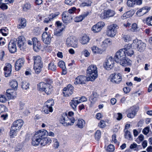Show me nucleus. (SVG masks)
I'll list each match as a JSON object with an SVG mask.
<instances>
[{
	"instance_id": "nucleus-27",
	"label": "nucleus",
	"mask_w": 152,
	"mask_h": 152,
	"mask_svg": "<svg viewBox=\"0 0 152 152\" xmlns=\"http://www.w3.org/2000/svg\"><path fill=\"white\" fill-rule=\"evenodd\" d=\"M88 15V12H86L78 16H77L74 19V20L75 22H79L81 21Z\"/></svg>"
},
{
	"instance_id": "nucleus-11",
	"label": "nucleus",
	"mask_w": 152,
	"mask_h": 152,
	"mask_svg": "<svg viewBox=\"0 0 152 152\" xmlns=\"http://www.w3.org/2000/svg\"><path fill=\"white\" fill-rule=\"evenodd\" d=\"M72 19L71 14L67 11L64 12L62 15V19L63 22L66 24L70 23Z\"/></svg>"
},
{
	"instance_id": "nucleus-43",
	"label": "nucleus",
	"mask_w": 152,
	"mask_h": 152,
	"mask_svg": "<svg viewBox=\"0 0 152 152\" xmlns=\"http://www.w3.org/2000/svg\"><path fill=\"white\" fill-rule=\"evenodd\" d=\"M50 107H49L44 105V106L43 108L42 111L46 114H49V112H52L50 110Z\"/></svg>"
},
{
	"instance_id": "nucleus-37",
	"label": "nucleus",
	"mask_w": 152,
	"mask_h": 152,
	"mask_svg": "<svg viewBox=\"0 0 152 152\" xmlns=\"http://www.w3.org/2000/svg\"><path fill=\"white\" fill-rule=\"evenodd\" d=\"M56 65L54 62H51L48 64V68L49 70L55 71L56 70Z\"/></svg>"
},
{
	"instance_id": "nucleus-55",
	"label": "nucleus",
	"mask_w": 152,
	"mask_h": 152,
	"mask_svg": "<svg viewBox=\"0 0 152 152\" xmlns=\"http://www.w3.org/2000/svg\"><path fill=\"white\" fill-rule=\"evenodd\" d=\"M63 29H61L57 30L56 31H55L54 33V35L58 37L61 36L62 34V31Z\"/></svg>"
},
{
	"instance_id": "nucleus-49",
	"label": "nucleus",
	"mask_w": 152,
	"mask_h": 152,
	"mask_svg": "<svg viewBox=\"0 0 152 152\" xmlns=\"http://www.w3.org/2000/svg\"><path fill=\"white\" fill-rule=\"evenodd\" d=\"M130 14V12H127L124 13L123 16L121 17V18L123 19H124L126 18L130 17L132 16Z\"/></svg>"
},
{
	"instance_id": "nucleus-5",
	"label": "nucleus",
	"mask_w": 152,
	"mask_h": 152,
	"mask_svg": "<svg viewBox=\"0 0 152 152\" xmlns=\"http://www.w3.org/2000/svg\"><path fill=\"white\" fill-rule=\"evenodd\" d=\"M37 89L40 91H44L47 94H50L53 90V86L49 83L41 82L38 84Z\"/></svg>"
},
{
	"instance_id": "nucleus-34",
	"label": "nucleus",
	"mask_w": 152,
	"mask_h": 152,
	"mask_svg": "<svg viewBox=\"0 0 152 152\" xmlns=\"http://www.w3.org/2000/svg\"><path fill=\"white\" fill-rule=\"evenodd\" d=\"M43 66V64L34 65V69L35 70V73L37 74L40 73L42 70V68Z\"/></svg>"
},
{
	"instance_id": "nucleus-63",
	"label": "nucleus",
	"mask_w": 152,
	"mask_h": 152,
	"mask_svg": "<svg viewBox=\"0 0 152 152\" xmlns=\"http://www.w3.org/2000/svg\"><path fill=\"white\" fill-rule=\"evenodd\" d=\"M98 126L100 128H103L104 127L106 126L105 122L103 120H101L100 123L98 124Z\"/></svg>"
},
{
	"instance_id": "nucleus-13",
	"label": "nucleus",
	"mask_w": 152,
	"mask_h": 152,
	"mask_svg": "<svg viewBox=\"0 0 152 152\" xmlns=\"http://www.w3.org/2000/svg\"><path fill=\"white\" fill-rule=\"evenodd\" d=\"M105 25V23L104 22H98L92 27L91 30L94 33H98L101 31Z\"/></svg>"
},
{
	"instance_id": "nucleus-59",
	"label": "nucleus",
	"mask_w": 152,
	"mask_h": 152,
	"mask_svg": "<svg viewBox=\"0 0 152 152\" xmlns=\"http://www.w3.org/2000/svg\"><path fill=\"white\" fill-rule=\"evenodd\" d=\"M125 137L126 139H130L131 137V135L130 132L128 131H126L125 133Z\"/></svg>"
},
{
	"instance_id": "nucleus-33",
	"label": "nucleus",
	"mask_w": 152,
	"mask_h": 152,
	"mask_svg": "<svg viewBox=\"0 0 152 152\" xmlns=\"http://www.w3.org/2000/svg\"><path fill=\"white\" fill-rule=\"evenodd\" d=\"M112 44V42L109 39H107L104 40L102 44V47L104 49L105 48Z\"/></svg>"
},
{
	"instance_id": "nucleus-36",
	"label": "nucleus",
	"mask_w": 152,
	"mask_h": 152,
	"mask_svg": "<svg viewBox=\"0 0 152 152\" xmlns=\"http://www.w3.org/2000/svg\"><path fill=\"white\" fill-rule=\"evenodd\" d=\"M97 97L96 93H93L89 98V100L91 103L92 104L94 103L97 100Z\"/></svg>"
},
{
	"instance_id": "nucleus-16",
	"label": "nucleus",
	"mask_w": 152,
	"mask_h": 152,
	"mask_svg": "<svg viewBox=\"0 0 152 152\" xmlns=\"http://www.w3.org/2000/svg\"><path fill=\"white\" fill-rule=\"evenodd\" d=\"M74 87L71 85H68L63 89V94L65 96L72 95L73 92Z\"/></svg>"
},
{
	"instance_id": "nucleus-19",
	"label": "nucleus",
	"mask_w": 152,
	"mask_h": 152,
	"mask_svg": "<svg viewBox=\"0 0 152 152\" xmlns=\"http://www.w3.org/2000/svg\"><path fill=\"white\" fill-rule=\"evenodd\" d=\"M8 48L10 53H13L15 52L17 50L15 41L13 40H11L9 43Z\"/></svg>"
},
{
	"instance_id": "nucleus-47",
	"label": "nucleus",
	"mask_w": 152,
	"mask_h": 152,
	"mask_svg": "<svg viewBox=\"0 0 152 152\" xmlns=\"http://www.w3.org/2000/svg\"><path fill=\"white\" fill-rule=\"evenodd\" d=\"M101 132L99 130H97L95 133V138L96 140H98L101 137Z\"/></svg>"
},
{
	"instance_id": "nucleus-21",
	"label": "nucleus",
	"mask_w": 152,
	"mask_h": 152,
	"mask_svg": "<svg viewBox=\"0 0 152 152\" xmlns=\"http://www.w3.org/2000/svg\"><path fill=\"white\" fill-rule=\"evenodd\" d=\"M151 9L150 7H144L140 9L136 13L138 16H141L147 13Z\"/></svg>"
},
{
	"instance_id": "nucleus-35",
	"label": "nucleus",
	"mask_w": 152,
	"mask_h": 152,
	"mask_svg": "<svg viewBox=\"0 0 152 152\" xmlns=\"http://www.w3.org/2000/svg\"><path fill=\"white\" fill-rule=\"evenodd\" d=\"M53 146L55 149L58 148L60 145L59 142L58 140L56 138H54L53 139Z\"/></svg>"
},
{
	"instance_id": "nucleus-39",
	"label": "nucleus",
	"mask_w": 152,
	"mask_h": 152,
	"mask_svg": "<svg viewBox=\"0 0 152 152\" xmlns=\"http://www.w3.org/2000/svg\"><path fill=\"white\" fill-rule=\"evenodd\" d=\"M91 50L93 53L94 54H97L100 53L101 50L98 47L95 46H93L91 48Z\"/></svg>"
},
{
	"instance_id": "nucleus-32",
	"label": "nucleus",
	"mask_w": 152,
	"mask_h": 152,
	"mask_svg": "<svg viewBox=\"0 0 152 152\" xmlns=\"http://www.w3.org/2000/svg\"><path fill=\"white\" fill-rule=\"evenodd\" d=\"M54 104V101L53 99H50L48 100L45 104V105L50 107V110L53 112V109L52 106Z\"/></svg>"
},
{
	"instance_id": "nucleus-28",
	"label": "nucleus",
	"mask_w": 152,
	"mask_h": 152,
	"mask_svg": "<svg viewBox=\"0 0 152 152\" xmlns=\"http://www.w3.org/2000/svg\"><path fill=\"white\" fill-rule=\"evenodd\" d=\"M58 65L62 69V74L66 75V69L65 62L62 61H60L58 62Z\"/></svg>"
},
{
	"instance_id": "nucleus-46",
	"label": "nucleus",
	"mask_w": 152,
	"mask_h": 152,
	"mask_svg": "<svg viewBox=\"0 0 152 152\" xmlns=\"http://www.w3.org/2000/svg\"><path fill=\"white\" fill-rule=\"evenodd\" d=\"M137 1V0H128L127 4L129 7H132L135 4Z\"/></svg>"
},
{
	"instance_id": "nucleus-18",
	"label": "nucleus",
	"mask_w": 152,
	"mask_h": 152,
	"mask_svg": "<svg viewBox=\"0 0 152 152\" xmlns=\"http://www.w3.org/2000/svg\"><path fill=\"white\" fill-rule=\"evenodd\" d=\"M4 73L5 77H8L10 76L12 70V66L11 64L9 63L5 64V66L4 68Z\"/></svg>"
},
{
	"instance_id": "nucleus-26",
	"label": "nucleus",
	"mask_w": 152,
	"mask_h": 152,
	"mask_svg": "<svg viewBox=\"0 0 152 152\" xmlns=\"http://www.w3.org/2000/svg\"><path fill=\"white\" fill-rule=\"evenodd\" d=\"M7 95L9 99L14 98L16 95V92L13 90L8 89L7 90Z\"/></svg>"
},
{
	"instance_id": "nucleus-24",
	"label": "nucleus",
	"mask_w": 152,
	"mask_h": 152,
	"mask_svg": "<svg viewBox=\"0 0 152 152\" xmlns=\"http://www.w3.org/2000/svg\"><path fill=\"white\" fill-rule=\"evenodd\" d=\"M23 122L21 119H19L14 122L12 124V126L18 128L19 130L23 126Z\"/></svg>"
},
{
	"instance_id": "nucleus-1",
	"label": "nucleus",
	"mask_w": 152,
	"mask_h": 152,
	"mask_svg": "<svg viewBox=\"0 0 152 152\" xmlns=\"http://www.w3.org/2000/svg\"><path fill=\"white\" fill-rule=\"evenodd\" d=\"M54 137L55 133L52 132H48L44 130H39L34 136L32 137V144L33 145H38L40 143L41 145L44 146L47 144L51 143L52 141L51 139L46 137V135Z\"/></svg>"
},
{
	"instance_id": "nucleus-53",
	"label": "nucleus",
	"mask_w": 152,
	"mask_h": 152,
	"mask_svg": "<svg viewBox=\"0 0 152 152\" xmlns=\"http://www.w3.org/2000/svg\"><path fill=\"white\" fill-rule=\"evenodd\" d=\"M115 150V147L114 145H113L110 144L109 145L107 148V151H108L110 152H113Z\"/></svg>"
},
{
	"instance_id": "nucleus-7",
	"label": "nucleus",
	"mask_w": 152,
	"mask_h": 152,
	"mask_svg": "<svg viewBox=\"0 0 152 152\" xmlns=\"http://www.w3.org/2000/svg\"><path fill=\"white\" fill-rule=\"evenodd\" d=\"M118 28V26L116 24H113L109 25L107 27L106 34L110 37H114L117 32V29Z\"/></svg>"
},
{
	"instance_id": "nucleus-61",
	"label": "nucleus",
	"mask_w": 152,
	"mask_h": 152,
	"mask_svg": "<svg viewBox=\"0 0 152 152\" xmlns=\"http://www.w3.org/2000/svg\"><path fill=\"white\" fill-rule=\"evenodd\" d=\"M144 137L143 135L140 134L138 137L137 140V142L139 143L144 140Z\"/></svg>"
},
{
	"instance_id": "nucleus-23",
	"label": "nucleus",
	"mask_w": 152,
	"mask_h": 152,
	"mask_svg": "<svg viewBox=\"0 0 152 152\" xmlns=\"http://www.w3.org/2000/svg\"><path fill=\"white\" fill-rule=\"evenodd\" d=\"M24 62V60L22 58L18 59L15 64V70L17 71L19 70L23 66Z\"/></svg>"
},
{
	"instance_id": "nucleus-6",
	"label": "nucleus",
	"mask_w": 152,
	"mask_h": 152,
	"mask_svg": "<svg viewBox=\"0 0 152 152\" xmlns=\"http://www.w3.org/2000/svg\"><path fill=\"white\" fill-rule=\"evenodd\" d=\"M132 45L134 48H136L137 50L140 52L143 51L145 49L146 46L145 43L137 39L133 40Z\"/></svg>"
},
{
	"instance_id": "nucleus-42",
	"label": "nucleus",
	"mask_w": 152,
	"mask_h": 152,
	"mask_svg": "<svg viewBox=\"0 0 152 152\" xmlns=\"http://www.w3.org/2000/svg\"><path fill=\"white\" fill-rule=\"evenodd\" d=\"M85 124V121L83 119H79L78 121L77 126L79 128H82Z\"/></svg>"
},
{
	"instance_id": "nucleus-45",
	"label": "nucleus",
	"mask_w": 152,
	"mask_h": 152,
	"mask_svg": "<svg viewBox=\"0 0 152 152\" xmlns=\"http://www.w3.org/2000/svg\"><path fill=\"white\" fill-rule=\"evenodd\" d=\"M0 32L3 35L6 36L8 34V29L6 27L1 28L0 29Z\"/></svg>"
},
{
	"instance_id": "nucleus-3",
	"label": "nucleus",
	"mask_w": 152,
	"mask_h": 152,
	"mask_svg": "<svg viewBox=\"0 0 152 152\" xmlns=\"http://www.w3.org/2000/svg\"><path fill=\"white\" fill-rule=\"evenodd\" d=\"M74 115L73 112L70 111L68 115L66 113H63L61 116L60 122L64 126L72 125L75 122V118L72 117Z\"/></svg>"
},
{
	"instance_id": "nucleus-14",
	"label": "nucleus",
	"mask_w": 152,
	"mask_h": 152,
	"mask_svg": "<svg viewBox=\"0 0 152 152\" xmlns=\"http://www.w3.org/2000/svg\"><path fill=\"white\" fill-rule=\"evenodd\" d=\"M114 63L113 57L110 56L107 59L104 63V66L106 69L110 70L113 67Z\"/></svg>"
},
{
	"instance_id": "nucleus-30",
	"label": "nucleus",
	"mask_w": 152,
	"mask_h": 152,
	"mask_svg": "<svg viewBox=\"0 0 152 152\" xmlns=\"http://www.w3.org/2000/svg\"><path fill=\"white\" fill-rule=\"evenodd\" d=\"M76 99H77L76 98L74 99H73L71 101L70 103L71 106L74 110H76L77 105L81 102H80Z\"/></svg>"
},
{
	"instance_id": "nucleus-12",
	"label": "nucleus",
	"mask_w": 152,
	"mask_h": 152,
	"mask_svg": "<svg viewBox=\"0 0 152 152\" xmlns=\"http://www.w3.org/2000/svg\"><path fill=\"white\" fill-rule=\"evenodd\" d=\"M132 44H129L125 45L123 48L126 55L130 57H132L134 54V51L132 48Z\"/></svg>"
},
{
	"instance_id": "nucleus-22",
	"label": "nucleus",
	"mask_w": 152,
	"mask_h": 152,
	"mask_svg": "<svg viewBox=\"0 0 152 152\" xmlns=\"http://www.w3.org/2000/svg\"><path fill=\"white\" fill-rule=\"evenodd\" d=\"M87 78L84 75L78 76L75 79L74 83L75 84L84 83L86 80H87Z\"/></svg>"
},
{
	"instance_id": "nucleus-60",
	"label": "nucleus",
	"mask_w": 152,
	"mask_h": 152,
	"mask_svg": "<svg viewBox=\"0 0 152 152\" xmlns=\"http://www.w3.org/2000/svg\"><path fill=\"white\" fill-rule=\"evenodd\" d=\"M75 0H65V3L69 5H72L75 2Z\"/></svg>"
},
{
	"instance_id": "nucleus-10",
	"label": "nucleus",
	"mask_w": 152,
	"mask_h": 152,
	"mask_svg": "<svg viewBox=\"0 0 152 152\" xmlns=\"http://www.w3.org/2000/svg\"><path fill=\"white\" fill-rule=\"evenodd\" d=\"M66 44L68 47L77 48V40L73 37H69L66 39Z\"/></svg>"
},
{
	"instance_id": "nucleus-41",
	"label": "nucleus",
	"mask_w": 152,
	"mask_h": 152,
	"mask_svg": "<svg viewBox=\"0 0 152 152\" xmlns=\"http://www.w3.org/2000/svg\"><path fill=\"white\" fill-rule=\"evenodd\" d=\"M26 20L24 18H22L20 20V23L18 25V28H24L26 26Z\"/></svg>"
},
{
	"instance_id": "nucleus-31",
	"label": "nucleus",
	"mask_w": 152,
	"mask_h": 152,
	"mask_svg": "<svg viewBox=\"0 0 152 152\" xmlns=\"http://www.w3.org/2000/svg\"><path fill=\"white\" fill-rule=\"evenodd\" d=\"M90 38L88 36L84 35L82 36L80 40V43L83 45L87 44L89 41Z\"/></svg>"
},
{
	"instance_id": "nucleus-25",
	"label": "nucleus",
	"mask_w": 152,
	"mask_h": 152,
	"mask_svg": "<svg viewBox=\"0 0 152 152\" xmlns=\"http://www.w3.org/2000/svg\"><path fill=\"white\" fill-rule=\"evenodd\" d=\"M33 59L34 61V65L43 64L41 58L39 56L37 55L33 56Z\"/></svg>"
},
{
	"instance_id": "nucleus-48",
	"label": "nucleus",
	"mask_w": 152,
	"mask_h": 152,
	"mask_svg": "<svg viewBox=\"0 0 152 152\" xmlns=\"http://www.w3.org/2000/svg\"><path fill=\"white\" fill-rule=\"evenodd\" d=\"M107 15L108 18L113 17L115 14V11L113 10H109L107 11Z\"/></svg>"
},
{
	"instance_id": "nucleus-62",
	"label": "nucleus",
	"mask_w": 152,
	"mask_h": 152,
	"mask_svg": "<svg viewBox=\"0 0 152 152\" xmlns=\"http://www.w3.org/2000/svg\"><path fill=\"white\" fill-rule=\"evenodd\" d=\"M60 14V13L58 12H56L54 14H52L49 15V17H50L52 20L54 18H56L57 16H58Z\"/></svg>"
},
{
	"instance_id": "nucleus-51",
	"label": "nucleus",
	"mask_w": 152,
	"mask_h": 152,
	"mask_svg": "<svg viewBox=\"0 0 152 152\" xmlns=\"http://www.w3.org/2000/svg\"><path fill=\"white\" fill-rule=\"evenodd\" d=\"M31 8V5L29 3H25L23 6V9L24 11H27Z\"/></svg>"
},
{
	"instance_id": "nucleus-50",
	"label": "nucleus",
	"mask_w": 152,
	"mask_h": 152,
	"mask_svg": "<svg viewBox=\"0 0 152 152\" xmlns=\"http://www.w3.org/2000/svg\"><path fill=\"white\" fill-rule=\"evenodd\" d=\"M146 23L148 26H152V16L148 17L146 18Z\"/></svg>"
},
{
	"instance_id": "nucleus-15",
	"label": "nucleus",
	"mask_w": 152,
	"mask_h": 152,
	"mask_svg": "<svg viewBox=\"0 0 152 152\" xmlns=\"http://www.w3.org/2000/svg\"><path fill=\"white\" fill-rule=\"evenodd\" d=\"M42 40L45 44H49L51 41V35L46 32H43L42 35Z\"/></svg>"
},
{
	"instance_id": "nucleus-20",
	"label": "nucleus",
	"mask_w": 152,
	"mask_h": 152,
	"mask_svg": "<svg viewBox=\"0 0 152 152\" xmlns=\"http://www.w3.org/2000/svg\"><path fill=\"white\" fill-rule=\"evenodd\" d=\"M33 49L34 51L37 52L41 48V46L39 41L36 37L32 39Z\"/></svg>"
},
{
	"instance_id": "nucleus-29",
	"label": "nucleus",
	"mask_w": 152,
	"mask_h": 152,
	"mask_svg": "<svg viewBox=\"0 0 152 152\" xmlns=\"http://www.w3.org/2000/svg\"><path fill=\"white\" fill-rule=\"evenodd\" d=\"M19 130L18 128H16L14 127L11 126L10 129V136L11 138H13L15 137L17 135V134L18 131Z\"/></svg>"
},
{
	"instance_id": "nucleus-9",
	"label": "nucleus",
	"mask_w": 152,
	"mask_h": 152,
	"mask_svg": "<svg viewBox=\"0 0 152 152\" xmlns=\"http://www.w3.org/2000/svg\"><path fill=\"white\" fill-rule=\"evenodd\" d=\"M110 81L113 83H118L122 80V76L119 73L111 74L110 77Z\"/></svg>"
},
{
	"instance_id": "nucleus-54",
	"label": "nucleus",
	"mask_w": 152,
	"mask_h": 152,
	"mask_svg": "<svg viewBox=\"0 0 152 152\" xmlns=\"http://www.w3.org/2000/svg\"><path fill=\"white\" fill-rule=\"evenodd\" d=\"M123 39L126 42H129L131 39V38L129 35H124L123 37Z\"/></svg>"
},
{
	"instance_id": "nucleus-40",
	"label": "nucleus",
	"mask_w": 152,
	"mask_h": 152,
	"mask_svg": "<svg viewBox=\"0 0 152 152\" xmlns=\"http://www.w3.org/2000/svg\"><path fill=\"white\" fill-rule=\"evenodd\" d=\"M92 2L91 0H88L82 2L80 4V6L84 7L85 6L89 7L91 6Z\"/></svg>"
},
{
	"instance_id": "nucleus-4",
	"label": "nucleus",
	"mask_w": 152,
	"mask_h": 152,
	"mask_svg": "<svg viewBox=\"0 0 152 152\" xmlns=\"http://www.w3.org/2000/svg\"><path fill=\"white\" fill-rule=\"evenodd\" d=\"M97 68L96 65L91 64L90 65L86 70V73L88 77L87 80L88 81H94L98 76Z\"/></svg>"
},
{
	"instance_id": "nucleus-56",
	"label": "nucleus",
	"mask_w": 152,
	"mask_h": 152,
	"mask_svg": "<svg viewBox=\"0 0 152 152\" xmlns=\"http://www.w3.org/2000/svg\"><path fill=\"white\" fill-rule=\"evenodd\" d=\"M115 117L118 120L120 121L122 118V115L120 113L115 114Z\"/></svg>"
},
{
	"instance_id": "nucleus-44",
	"label": "nucleus",
	"mask_w": 152,
	"mask_h": 152,
	"mask_svg": "<svg viewBox=\"0 0 152 152\" xmlns=\"http://www.w3.org/2000/svg\"><path fill=\"white\" fill-rule=\"evenodd\" d=\"M29 84L25 81H23L22 83V88L24 90H26L29 88Z\"/></svg>"
},
{
	"instance_id": "nucleus-58",
	"label": "nucleus",
	"mask_w": 152,
	"mask_h": 152,
	"mask_svg": "<svg viewBox=\"0 0 152 152\" xmlns=\"http://www.w3.org/2000/svg\"><path fill=\"white\" fill-rule=\"evenodd\" d=\"M7 100V98L4 95L2 94L0 95V102L2 103L5 102Z\"/></svg>"
},
{
	"instance_id": "nucleus-17",
	"label": "nucleus",
	"mask_w": 152,
	"mask_h": 152,
	"mask_svg": "<svg viewBox=\"0 0 152 152\" xmlns=\"http://www.w3.org/2000/svg\"><path fill=\"white\" fill-rule=\"evenodd\" d=\"M139 109L138 107L135 106H133L131 107L129 110V113L127 115L128 118H132L135 115L136 112L138 111Z\"/></svg>"
},
{
	"instance_id": "nucleus-8",
	"label": "nucleus",
	"mask_w": 152,
	"mask_h": 152,
	"mask_svg": "<svg viewBox=\"0 0 152 152\" xmlns=\"http://www.w3.org/2000/svg\"><path fill=\"white\" fill-rule=\"evenodd\" d=\"M17 45L20 49L24 51L26 48L25 39L23 36L19 37L16 39Z\"/></svg>"
},
{
	"instance_id": "nucleus-57",
	"label": "nucleus",
	"mask_w": 152,
	"mask_h": 152,
	"mask_svg": "<svg viewBox=\"0 0 152 152\" xmlns=\"http://www.w3.org/2000/svg\"><path fill=\"white\" fill-rule=\"evenodd\" d=\"M82 54L86 57H88L90 55V53L86 49H84L82 51Z\"/></svg>"
},
{
	"instance_id": "nucleus-64",
	"label": "nucleus",
	"mask_w": 152,
	"mask_h": 152,
	"mask_svg": "<svg viewBox=\"0 0 152 152\" xmlns=\"http://www.w3.org/2000/svg\"><path fill=\"white\" fill-rule=\"evenodd\" d=\"M5 3H2L0 2V7L3 10L7 9L8 8L7 6Z\"/></svg>"
},
{
	"instance_id": "nucleus-2",
	"label": "nucleus",
	"mask_w": 152,
	"mask_h": 152,
	"mask_svg": "<svg viewBox=\"0 0 152 152\" xmlns=\"http://www.w3.org/2000/svg\"><path fill=\"white\" fill-rule=\"evenodd\" d=\"M123 48L120 49L115 53L114 57L115 61L123 66H130L132 64V61L126 58V55Z\"/></svg>"
},
{
	"instance_id": "nucleus-38",
	"label": "nucleus",
	"mask_w": 152,
	"mask_h": 152,
	"mask_svg": "<svg viewBox=\"0 0 152 152\" xmlns=\"http://www.w3.org/2000/svg\"><path fill=\"white\" fill-rule=\"evenodd\" d=\"M10 85L11 87L14 89H17L18 86V83L15 80H12L10 82Z\"/></svg>"
},
{
	"instance_id": "nucleus-52",
	"label": "nucleus",
	"mask_w": 152,
	"mask_h": 152,
	"mask_svg": "<svg viewBox=\"0 0 152 152\" xmlns=\"http://www.w3.org/2000/svg\"><path fill=\"white\" fill-rule=\"evenodd\" d=\"M107 11L102 12L100 15V17L102 19H104L108 18Z\"/></svg>"
}]
</instances>
